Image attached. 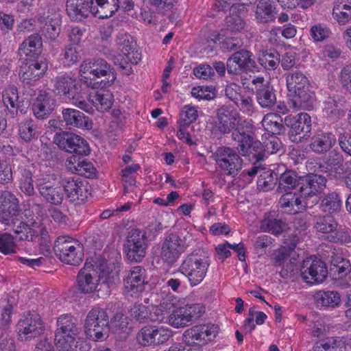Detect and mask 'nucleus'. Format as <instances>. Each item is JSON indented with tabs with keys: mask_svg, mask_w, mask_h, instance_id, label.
<instances>
[{
	"mask_svg": "<svg viewBox=\"0 0 351 351\" xmlns=\"http://www.w3.org/2000/svg\"><path fill=\"white\" fill-rule=\"evenodd\" d=\"M118 274L114 266L108 264L101 256L89 257L86 258L84 267L77 274L78 289L85 294L94 293L100 290L101 280L110 288L114 284Z\"/></svg>",
	"mask_w": 351,
	"mask_h": 351,
	"instance_id": "nucleus-1",
	"label": "nucleus"
},
{
	"mask_svg": "<svg viewBox=\"0 0 351 351\" xmlns=\"http://www.w3.org/2000/svg\"><path fill=\"white\" fill-rule=\"evenodd\" d=\"M241 116L239 111L231 106H223L217 111L215 128L221 134H229L232 131V139L238 143V150L243 156L250 155L253 150L261 147L259 141H255L250 135L241 131Z\"/></svg>",
	"mask_w": 351,
	"mask_h": 351,
	"instance_id": "nucleus-2",
	"label": "nucleus"
},
{
	"mask_svg": "<svg viewBox=\"0 0 351 351\" xmlns=\"http://www.w3.org/2000/svg\"><path fill=\"white\" fill-rule=\"evenodd\" d=\"M325 177L309 174L302 177L299 181L300 189L294 193L283 194L279 199V204L284 213L295 215L302 212L306 206L304 199L315 195L326 186Z\"/></svg>",
	"mask_w": 351,
	"mask_h": 351,
	"instance_id": "nucleus-3",
	"label": "nucleus"
},
{
	"mask_svg": "<svg viewBox=\"0 0 351 351\" xmlns=\"http://www.w3.org/2000/svg\"><path fill=\"white\" fill-rule=\"evenodd\" d=\"M117 0H67L66 12L69 16L81 21L89 14L99 19L112 16L117 11Z\"/></svg>",
	"mask_w": 351,
	"mask_h": 351,
	"instance_id": "nucleus-4",
	"label": "nucleus"
},
{
	"mask_svg": "<svg viewBox=\"0 0 351 351\" xmlns=\"http://www.w3.org/2000/svg\"><path fill=\"white\" fill-rule=\"evenodd\" d=\"M116 78L114 69L104 59L86 61L80 65V80L91 88H108Z\"/></svg>",
	"mask_w": 351,
	"mask_h": 351,
	"instance_id": "nucleus-5",
	"label": "nucleus"
},
{
	"mask_svg": "<svg viewBox=\"0 0 351 351\" xmlns=\"http://www.w3.org/2000/svg\"><path fill=\"white\" fill-rule=\"evenodd\" d=\"M205 312V306L199 303L186 304L174 309L170 314L165 302L155 309L152 320L168 322L171 326L179 328L196 322Z\"/></svg>",
	"mask_w": 351,
	"mask_h": 351,
	"instance_id": "nucleus-6",
	"label": "nucleus"
},
{
	"mask_svg": "<svg viewBox=\"0 0 351 351\" xmlns=\"http://www.w3.org/2000/svg\"><path fill=\"white\" fill-rule=\"evenodd\" d=\"M286 82L289 95L293 97V107L295 110L313 108L315 94L309 90V81L300 71H291L286 74Z\"/></svg>",
	"mask_w": 351,
	"mask_h": 351,
	"instance_id": "nucleus-7",
	"label": "nucleus"
},
{
	"mask_svg": "<svg viewBox=\"0 0 351 351\" xmlns=\"http://www.w3.org/2000/svg\"><path fill=\"white\" fill-rule=\"evenodd\" d=\"M210 265V258L206 254L196 252L187 254L182 259L178 272L186 278L191 287L202 283Z\"/></svg>",
	"mask_w": 351,
	"mask_h": 351,
	"instance_id": "nucleus-8",
	"label": "nucleus"
},
{
	"mask_svg": "<svg viewBox=\"0 0 351 351\" xmlns=\"http://www.w3.org/2000/svg\"><path fill=\"white\" fill-rule=\"evenodd\" d=\"M53 90L56 94L65 97L71 104L87 113H93V108L84 100L75 78L69 75H58L53 80Z\"/></svg>",
	"mask_w": 351,
	"mask_h": 351,
	"instance_id": "nucleus-9",
	"label": "nucleus"
},
{
	"mask_svg": "<svg viewBox=\"0 0 351 351\" xmlns=\"http://www.w3.org/2000/svg\"><path fill=\"white\" fill-rule=\"evenodd\" d=\"M84 247L78 240L67 236H60L55 241L54 251L59 259L68 265H78L83 260Z\"/></svg>",
	"mask_w": 351,
	"mask_h": 351,
	"instance_id": "nucleus-10",
	"label": "nucleus"
},
{
	"mask_svg": "<svg viewBox=\"0 0 351 351\" xmlns=\"http://www.w3.org/2000/svg\"><path fill=\"white\" fill-rule=\"evenodd\" d=\"M148 246L146 232L139 228H132L126 237L123 251L130 262L140 263L145 257Z\"/></svg>",
	"mask_w": 351,
	"mask_h": 351,
	"instance_id": "nucleus-11",
	"label": "nucleus"
},
{
	"mask_svg": "<svg viewBox=\"0 0 351 351\" xmlns=\"http://www.w3.org/2000/svg\"><path fill=\"white\" fill-rule=\"evenodd\" d=\"M85 332L91 339L102 340L109 331L108 315L101 308H93L88 313L85 324Z\"/></svg>",
	"mask_w": 351,
	"mask_h": 351,
	"instance_id": "nucleus-12",
	"label": "nucleus"
},
{
	"mask_svg": "<svg viewBox=\"0 0 351 351\" xmlns=\"http://www.w3.org/2000/svg\"><path fill=\"white\" fill-rule=\"evenodd\" d=\"M219 333V327L214 324H200L187 328L182 335L187 346H202L213 341Z\"/></svg>",
	"mask_w": 351,
	"mask_h": 351,
	"instance_id": "nucleus-13",
	"label": "nucleus"
},
{
	"mask_svg": "<svg viewBox=\"0 0 351 351\" xmlns=\"http://www.w3.org/2000/svg\"><path fill=\"white\" fill-rule=\"evenodd\" d=\"M119 53L116 62L123 69L127 68L129 64H136L141 60V53L136 49L134 38L125 32L119 33L116 39Z\"/></svg>",
	"mask_w": 351,
	"mask_h": 351,
	"instance_id": "nucleus-14",
	"label": "nucleus"
},
{
	"mask_svg": "<svg viewBox=\"0 0 351 351\" xmlns=\"http://www.w3.org/2000/svg\"><path fill=\"white\" fill-rule=\"evenodd\" d=\"M187 247L188 245L184 239L176 233H170L166 235L161 243V259L168 266H173Z\"/></svg>",
	"mask_w": 351,
	"mask_h": 351,
	"instance_id": "nucleus-15",
	"label": "nucleus"
},
{
	"mask_svg": "<svg viewBox=\"0 0 351 351\" xmlns=\"http://www.w3.org/2000/svg\"><path fill=\"white\" fill-rule=\"evenodd\" d=\"M172 336V330L163 326L146 325L136 335L138 343L144 347H154L166 343Z\"/></svg>",
	"mask_w": 351,
	"mask_h": 351,
	"instance_id": "nucleus-16",
	"label": "nucleus"
},
{
	"mask_svg": "<svg viewBox=\"0 0 351 351\" xmlns=\"http://www.w3.org/2000/svg\"><path fill=\"white\" fill-rule=\"evenodd\" d=\"M16 329L21 340L29 341L43 335L45 326L40 315L33 312L28 313L19 320Z\"/></svg>",
	"mask_w": 351,
	"mask_h": 351,
	"instance_id": "nucleus-17",
	"label": "nucleus"
},
{
	"mask_svg": "<svg viewBox=\"0 0 351 351\" xmlns=\"http://www.w3.org/2000/svg\"><path fill=\"white\" fill-rule=\"evenodd\" d=\"M216 163L226 175H234L241 169L242 160L237 151L226 146L219 147L215 153Z\"/></svg>",
	"mask_w": 351,
	"mask_h": 351,
	"instance_id": "nucleus-18",
	"label": "nucleus"
},
{
	"mask_svg": "<svg viewBox=\"0 0 351 351\" xmlns=\"http://www.w3.org/2000/svg\"><path fill=\"white\" fill-rule=\"evenodd\" d=\"M20 215L19 199L10 191L2 192L0 196V221L7 226L14 224Z\"/></svg>",
	"mask_w": 351,
	"mask_h": 351,
	"instance_id": "nucleus-19",
	"label": "nucleus"
},
{
	"mask_svg": "<svg viewBox=\"0 0 351 351\" xmlns=\"http://www.w3.org/2000/svg\"><path fill=\"white\" fill-rule=\"evenodd\" d=\"M54 142L60 148L77 155L86 156L90 152L86 141L73 133L64 132L56 134Z\"/></svg>",
	"mask_w": 351,
	"mask_h": 351,
	"instance_id": "nucleus-20",
	"label": "nucleus"
},
{
	"mask_svg": "<svg viewBox=\"0 0 351 351\" xmlns=\"http://www.w3.org/2000/svg\"><path fill=\"white\" fill-rule=\"evenodd\" d=\"M37 188L43 199L53 205H60L64 199L62 184L52 177L45 178L38 180Z\"/></svg>",
	"mask_w": 351,
	"mask_h": 351,
	"instance_id": "nucleus-21",
	"label": "nucleus"
},
{
	"mask_svg": "<svg viewBox=\"0 0 351 351\" xmlns=\"http://www.w3.org/2000/svg\"><path fill=\"white\" fill-rule=\"evenodd\" d=\"M304 280L310 284L322 282L328 275L326 265L321 259L306 258L300 269Z\"/></svg>",
	"mask_w": 351,
	"mask_h": 351,
	"instance_id": "nucleus-22",
	"label": "nucleus"
},
{
	"mask_svg": "<svg viewBox=\"0 0 351 351\" xmlns=\"http://www.w3.org/2000/svg\"><path fill=\"white\" fill-rule=\"evenodd\" d=\"M254 86L256 99L261 107L271 109L276 104V96L272 86L265 84V79L262 76H250L247 80Z\"/></svg>",
	"mask_w": 351,
	"mask_h": 351,
	"instance_id": "nucleus-23",
	"label": "nucleus"
},
{
	"mask_svg": "<svg viewBox=\"0 0 351 351\" xmlns=\"http://www.w3.org/2000/svg\"><path fill=\"white\" fill-rule=\"evenodd\" d=\"M146 284V270L140 265L132 267L123 278L124 290L131 295L143 292Z\"/></svg>",
	"mask_w": 351,
	"mask_h": 351,
	"instance_id": "nucleus-24",
	"label": "nucleus"
},
{
	"mask_svg": "<svg viewBox=\"0 0 351 351\" xmlns=\"http://www.w3.org/2000/svg\"><path fill=\"white\" fill-rule=\"evenodd\" d=\"M63 192L68 199L74 204L84 203L88 198V190L84 182L78 178H65L62 184Z\"/></svg>",
	"mask_w": 351,
	"mask_h": 351,
	"instance_id": "nucleus-25",
	"label": "nucleus"
},
{
	"mask_svg": "<svg viewBox=\"0 0 351 351\" xmlns=\"http://www.w3.org/2000/svg\"><path fill=\"white\" fill-rule=\"evenodd\" d=\"M48 70V61L46 58H40L28 62L21 68L20 77L21 80L27 84L41 78Z\"/></svg>",
	"mask_w": 351,
	"mask_h": 351,
	"instance_id": "nucleus-26",
	"label": "nucleus"
},
{
	"mask_svg": "<svg viewBox=\"0 0 351 351\" xmlns=\"http://www.w3.org/2000/svg\"><path fill=\"white\" fill-rule=\"evenodd\" d=\"M246 4L247 3L232 4L230 14L225 20L226 31L232 34H237L244 29L245 23L242 17L247 12Z\"/></svg>",
	"mask_w": 351,
	"mask_h": 351,
	"instance_id": "nucleus-27",
	"label": "nucleus"
},
{
	"mask_svg": "<svg viewBox=\"0 0 351 351\" xmlns=\"http://www.w3.org/2000/svg\"><path fill=\"white\" fill-rule=\"evenodd\" d=\"M286 125L290 128L292 134H302L300 138H306L310 136L311 132V117L306 113L298 114L295 117L287 116L285 119Z\"/></svg>",
	"mask_w": 351,
	"mask_h": 351,
	"instance_id": "nucleus-28",
	"label": "nucleus"
},
{
	"mask_svg": "<svg viewBox=\"0 0 351 351\" xmlns=\"http://www.w3.org/2000/svg\"><path fill=\"white\" fill-rule=\"evenodd\" d=\"M56 101L49 93L39 90L32 106L34 115L37 119L47 118L54 110Z\"/></svg>",
	"mask_w": 351,
	"mask_h": 351,
	"instance_id": "nucleus-29",
	"label": "nucleus"
},
{
	"mask_svg": "<svg viewBox=\"0 0 351 351\" xmlns=\"http://www.w3.org/2000/svg\"><path fill=\"white\" fill-rule=\"evenodd\" d=\"M252 53L247 50H240L232 55L227 61L228 73L238 75L241 71L250 69L254 63Z\"/></svg>",
	"mask_w": 351,
	"mask_h": 351,
	"instance_id": "nucleus-30",
	"label": "nucleus"
},
{
	"mask_svg": "<svg viewBox=\"0 0 351 351\" xmlns=\"http://www.w3.org/2000/svg\"><path fill=\"white\" fill-rule=\"evenodd\" d=\"M62 121L69 128H77L90 130L93 127V122L89 117L77 110L73 108H64L62 111Z\"/></svg>",
	"mask_w": 351,
	"mask_h": 351,
	"instance_id": "nucleus-31",
	"label": "nucleus"
},
{
	"mask_svg": "<svg viewBox=\"0 0 351 351\" xmlns=\"http://www.w3.org/2000/svg\"><path fill=\"white\" fill-rule=\"evenodd\" d=\"M14 232L16 234L19 240L36 241L38 240L40 245H46L49 243V236L47 230L45 228H41L40 231V237H39V232L38 230L34 229L29 225L24 222H21L16 226Z\"/></svg>",
	"mask_w": 351,
	"mask_h": 351,
	"instance_id": "nucleus-32",
	"label": "nucleus"
},
{
	"mask_svg": "<svg viewBox=\"0 0 351 351\" xmlns=\"http://www.w3.org/2000/svg\"><path fill=\"white\" fill-rule=\"evenodd\" d=\"M43 50V40L38 34L29 36L21 44L19 48V54L25 56L27 59L37 58L41 54Z\"/></svg>",
	"mask_w": 351,
	"mask_h": 351,
	"instance_id": "nucleus-33",
	"label": "nucleus"
},
{
	"mask_svg": "<svg viewBox=\"0 0 351 351\" xmlns=\"http://www.w3.org/2000/svg\"><path fill=\"white\" fill-rule=\"evenodd\" d=\"M79 332L56 330L55 345L58 351H79L78 343Z\"/></svg>",
	"mask_w": 351,
	"mask_h": 351,
	"instance_id": "nucleus-34",
	"label": "nucleus"
},
{
	"mask_svg": "<svg viewBox=\"0 0 351 351\" xmlns=\"http://www.w3.org/2000/svg\"><path fill=\"white\" fill-rule=\"evenodd\" d=\"M66 165L71 173L87 178H93L97 174V169L90 162L86 160H80L76 156L70 157L66 160Z\"/></svg>",
	"mask_w": 351,
	"mask_h": 351,
	"instance_id": "nucleus-35",
	"label": "nucleus"
},
{
	"mask_svg": "<svg viewBox=\"0 0 351 351\" xmlns=\"http://www.w3.org/2000/svg\"><path fill=\"white\" fill-rule=\"evenodd\" d=\"M332 17L339 25L351 22V0H335Z\"/></svg>",
	"mask_w": 351,
	"mask_h": 351,
	"instance_id": "nucleus-36",
	"label": "nucleus"
},
{
	"mask_svg": "<svg viewBox=\"0 0 351 351\" xmlns=\"http://www.w3.org/2000/svg\"><path fill=\"white\" fill-rule=\"evenodd\" d=\"M101 89L95 93L90 95L89 101L99 112H104L109 110L114 103V95L106 88Z\"/></svg>",
	"mask_w": 351,
	"mask_h": 351,
	"instance_id": "nucleus-37",
	"label": "nucleus"
},
{
	"mask_svg": "<svg viewBox=\"0 0 351 351\" xmlns=\"http://www.w3.org/2000/svg\"><path fill=\"white\" fill-rule=\"evenodd\" d=\"M335 143L336 137L332 133H321L312 138L310 147L314 152L323 154L328 152Z\"/></svg>",
	"mask_w": 351,
	"mask_h": 351,
	"instance_id": "nucleus-38",
	"label": "nucleus"
},
{
	"mask_svg": "<svg viewBox=\"0 0 351 351\" xmlns=\"http://www.w3.org/2000/svg\"><path fill=\"white\" fill-rule=\"evenodd\" d=\"M286 224L281 219H277L275 213H267L261 221L260 228L263 232L274 235L281 234L285 229Z\"/></svg>",
	"mask_w": 351,
	"mask_h": 351,
	"instance_id": "nucleus-39",
	"label": "nucleus"
},
{
	"mask_svg": "<svg viewBox=\"0 0 351 351\" xmlns=\"http://www.w3.org/2000/svg\"><path fill=\"white\" fill-rule=\"evenodd\" d=\"M345 99L341 96L328 97L324 102V112L325 114L333 119H339L345 113Z\"/></svg>",
	"mask_w": 351,
	"mask_h": 351,
	"instance_id": "nucleus-40",
	"label": "nucleus"
},
{
	"mask_svg": "<svg viewBox=\"0 0 351 351\" xmlns=\"http://www.w3.org/2000/svg\"><path fill=\"white\" fill-rule=\"evenodd\" d=\"M302 177H298L297 173L291 170H287L282 173L279 178L278 190L281 192L293 193L292 191L298 192L297 187L300 188L299 181Z\"/></svg>",
	"mask_w": 351,
	"mask_h": 351,
	"instance_id": "nucleus-41",
	"label": "nucleus"
},
{
	"mask_svg": "<svg viewBox=\"0 0 351 351\" xmlns=\"http://www.w3.org/2000/svg\"><path fill=\"white\" fill-rule=\"evenodd\" d=\"M3 102L12 117L18 114L19 108L17 88L10 86L5 88L2 95Z\"/></svg>",
	"mask_w": 351,
	"mask_h": 351,
	"instance_id": "nucleus-42",
	"label": "nucleus"
},
{
	"mask_svg": "<svg viewBox=\"0 0 351 351\" xmlns=\"http://www.w3.org/2000/svg\"><path fill=\"white\" fill-rule=\"evenodd\" d=\"M314 299L317 306L324 307L334 308L340 302L339 294L334 291H318L315 293Z\"/></svg>",
	"mask_w": 351,
	"mask_h": 351,
	"instance_id": "nucleus-43",
	"label": "nucleus"
},
{
	"mask_svg": "<svg viewBox=\"0 0 351 351\" xmlns=\"http://www.w3.org/2000/svg\"><path fill=\"white\" fill-rule=\"evenodd\" d=\"M273 0H260L256 7V19L259 23H269L274 20Z\"/></svg>",
	"mask_w": 351,
	"mask_h": 351,
	"instance_id": "nucleus-44",
	"label": "nucleus"
},
{
	"mask_svg": "<svg viewBox=\"0 0 351 351\" xmlns=\"http://www.w3.org/2000/svg\"><path fill=\"white\" fill-rule=\"evenodd\" d=\"M261 123L265 130L271 134H280L284 130L282 119L277 113L267 114Z\"/></svg>",
	"mask_w": 351,
	"mask_h": 351,
	"instance_id": "nucleus-45",
	"label": "nucleus"
},
{
	"mask_svg": "<svg viewBox=\"0 0 351 351\" xmlns=\"http://www.w3.org/2000/svg\"><path fill=\"white\" fill-rule=\"evenodd\" d=\"M331 271L337 273L336 278H342L351 271L350 261L344 258L342 254H335L331 259Z\"/></svg>",
	"mask_w": 351,
	"mask_h": 351,
	"instance_id": "nucleus-46",
	"label": "nucleus"
},
{
	"mask_svg": "<svg viewBox=\"0 0 351 351\" xmlns=\"http://www.w3.org/2000/svg\"><path fill=\"white\" fill-rule=\"evenodd\" d=\"M141 169L139 164L128 165L121 170V180L125 191H131L136 184V173Z\"/></svg>",
	"mask_w": 351,
	"mask_h": 351,
	"instance_id": "nucleus-47",
	"label": "nucleus"
},
{
	"mask_svg": "<svg viewBox=\"0 0 351 351\" xmlns=\"http://www.w3.org/2000/svg\"><path fill=\"white\" fill-rule=\"evenodd\" d=\"M344 346V341L339 337H328L317 341L313 351H338Z\"/></svg>",
	"mask_w": 351,
	"mask_h": 351,
	"instance_id": "nucleus-48",
	"label": "nucleus"
},
{
	"mask_svg": "<svg viewBox=\"0 0 351 351\" xmlns=\"http://www.w3.org/2000/svg\"><path fill=\"white\" fill-rule=\"evenodd\" d=\"M342 201L337 192H330L322 199L320 206L325 213H333L341 210Z\"/></svg>",
	"mask_w": 351,
	"mask_h": 351,
	"instance_id": "nucleus-49",
	"label": "nucleus"
},
{
	"mask_svg": "<svg viewBox=\"0 0 351 351\" xmlns=\"http://www.w3.org/2000/svg\"><path fill=\"white\" fill-rule=\"evenodd\" d=\"M19 135L25 142H30L38 136V126L35 122L27 119L19 123Z\"/></svg>",
	"mask_w": 351,
	"mask_h": 351,
	"instance_id": "nucleus-50",
	"label": "nucleus"
},
{
	"mask_svg": "<svg viewBox=\"0 0 351 351\" xmlns=\"http://www.w3.org/2000/svg\"><path fill=\"white\" fill-rule=\"evenodd\" d=\"M338 223L331 215L319 216L315 219L314 228L317 232L332 234L337 229Z\"/></svg>",
	"mask_w": 351,
	"mask_h": 351,
	"instance_id": "nucleus-51",
	"label": "nucleus"
},
{
	"mask_svg": "<svg viewBox=\"0 0 351 351\" xmlns=\"http://www.w3.org/2000/svg\"><path fill=\"white\" fill-rule=\"evenodd\" d=\"M280 54L274 49L263 51L258 57V62L266 69L274 70L280 63Z\"/></svg>",
	"mask_w": 351,
	"mask_h": 351,
	"instance_id": "nucleus-52",
	"label": "nucleus"
},
{
	"mask_svg": "<svg viewBox=\"0 0 351 351\" xmlns=\"http://www.w3.org/2000/svg\"><path fill=\"white\" fill-rule=\"evenodd\" d=\"M198 117V112L195 106L185 105L182 108L178 125L181 127H189Z\"/></svg>",
	"mask_w": 351,
	"mask_h": 351,
	"instance_id": "nucleus-53",
	"label": "nucleus"
},
{
	"mask_svg": "<svg viewBox=\"0 0 351 351\" xmlns=\"http://www.w3.org/2000/svg\"><path fill=\"white\" fill-rule=\"evenodd\" d=\"M234 104L243 113L248 116H252L255 112V106L252 96L246 91H243L241 93L238 100Z\"/></svg>",
	"mask_w": 351,
	"mask_h": 351,
	"instance_id": "nucleus-54",
	"label": "nucleus"
},
{
	"mask_svg": "<svg viewBox=\"0 0 351 351\" xmlns=\"http://www.w3.org/2000/svg\"><path fill=\"white\" fill-rule=\"evenodd\" d=\"M56 330L79 332L77 326V319L69 313L61 315L58 317Z\"/></svg>",
	"mask_w": 351,
	"mask_h": 351,
	"instance_id": "nucleus-55",
	"label": "nucleus"
},
{
	"mask_svg": "<svg viewBox=\"0 0 351 351\" xmlns=\"http://www.w3.org/2000/svg\"><path fill=\"white\" fill-rule=\"evenodd\" d=\"M60 21L58 19H50L41 27L43 36L50 40H56L60 32Z\"/></svg>",
	"mask_w": 351,
	"mask_h": 351,
	"instance_id": "nucleus-56",
	"label": "nucleus"
},
{
	"mask_svg": "<svg viewBox=\"0 0 351 351\" xmlns=\"http://www.w3.org/2000/svg\"><path fill=\"white\" fill-rule=\"evenodd\" d=\"M60 61L64 66H70L77 63L80 55L75 45H69L64 47L60 54Z\"/></svg>",
	"mask_w": 351,
	"mask_h": 351,
	"instance_id": "nucleus-57",
	"label": "nucleus"
},
{
	"mask_svg": "<svg viewBox=\"0 0 351 351\" xmlns=\"http://www.w3.org/2000/svg\"><path fill=\"white\" fill-rule=\"evenodd\" d=\"M276 180L271 171L262 170L257 180V186L263 191H270L274 188Z\"/></svg>",
	"mask_w": 351,
	"mask_h": 351,
	"instance_id": "nucleus-58",
	"label": "nucleus"
},
{
	"mask_svg": "<svg viewBox=\"0 0 351 351\" xmlns=\"http://www.w3.org/2000/svg\"><path fill=\"white\" fill-rule=\"evenodd\" d=\"M330 242L348 244L351 243V230L346 226H337V229L328 236Z\"/></svg>",
	"mask_w": 351,
	"mask_h": 351,
	"instance_id": "nucleus-59",
	"label": "nucleus"
},
{
	"mask_svg": "<svg viewBox=\"0 0 351 351\" xmlns=\"http://www.w3.org/2000/svg\"><path fill=\"white\" fill-rule=\"evenodd\" d=\"M19 188L22 192L28 196L34 194V188L33 184L32 172L26 169L21 170V177L19 178Z\"/></svg>",
	"mask_w": 351,
	"mask_h": 351,
	"instance_id": "nucleus-60",
	"label": "nucleus"
},
{
	"mask_svg": "<svg viewBox=\"0 0 351 351\" xmlns=\"http://www.w3.org/2000/svg\"><path fill=\"white\" fill-rule=\"evenodd\" d=\"M276 135V134H269L268 138L265 140L263 143L259 141L261 143V147L257 150L252 151L250 154H252L253 152H258L263 147L264 152L268 154L277 153L282 148V142Z\"/></svg>",
	"mask_w": 351,
	"mask_h": 351,
	"instance_id": "nucleus-61",
	"label": "nucleus"
},
{
	"mask_svg": "<svg viewBox=\"0 0 351 351\" xmlns=\"http://www.w3.org/2000/svg\"><path fill=\"white\" fill-rule=\"evenodd\" d=\"M15 243L14 237L9 233L0 232V252L4 254H9L15 252Z\"/></svg>",
	"mask_w": 351,
	"mask_h": 351,
	"instance_id": "nucleus-62",
	"label": "nucleus"
},
{
	"mask_svg": "<svg viewBox=\"0 0 351 351\" xmlns=\"http://www.w3.org/2000/svg\"><path fill=\"white\" fill-rule=\"evenodd\" d=\"M330 34V29L321 24L313 25L310 29V36L316 42L323 41L328 38Z\"/></svg>",
	"mask_w": 351,
	"mask_h": 351,
	"instance_id": "nucleus-63",
	"label": "nucleus"
},
{
	"mask_svg": "<svg viewBox=\"0 0 351 351\" xmlns=\"http://www.w3.org/2000/svg\"><path fill=\"white\" fill-rule=\"evenodd\" d=\"M341 86L351 94V63L345 65L339 74Z\"/></svg>",
	"mask_w": 351,
	"mask_h": 351,
	"instance_id": "nucleus-64",
	"label": "nucleus"
}]
</instances>
